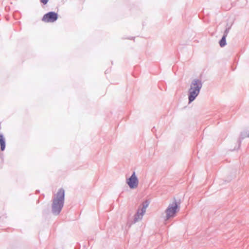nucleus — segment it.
Returning a JSON list of instances; mask_svg holds the SVG:
<instances>
[{"label": "nucleus", "instance_id": "nucleus-1", "mask_svg": "<svg viewBox=\"0 0 249 249\" xmlns=\"http://www.w3.org/2000/svg\"><path fill=\"white\" fill-rule=\"evenodd\" d=\"M65 191L63 189L58 190L54 195L52 204V213L55 215L58 214L61 212L64 202Z\"/></svg>", "mask_w": 249, "mask_h": 249}, {"label": "nucleus", "instance_id": "nucleus-7", "mask_svg": "<svg viewBox=\"0 0 249 249\" xmlns=\"http://www.w3.org/2000/svg\"><path fill=\"white\" fill-rule=\"evenodd\" d=\"M150 203V200L149 199H146V200H144L142 202V203L140 205V206L139 207L138 209L145 213L146 209L148 208Z\"/></svg>", "mask_w": 249, "mask_h": 249}, {"label": "nucleus", "instance_id": "nucleus-4", "mask_svg": "<svg viewBox=\"0 0 249 249\" xmlns=\"http://www.w3.org/2000/svg\"><path fill=\"white\" fill-rule=\"evenodd\" d=\"M125 182L131 190L138 188L139 185V179L135 172H133L130 177L126 178Z\"/></svg>", "mask_w": 249, "mask_h": 249}, {"label": "nucleus", "instance_id": "nucleus-9", "mask_svg": "<svg viewBox=\"0 0 249 249\" xmlns=\"http://www.w3.org/2000/svg\"><path fill=\"white\" fill-rule=\"evenodd\" d=\"M226 35H224L222 37V39H221V40L219 42L220 46L221 47L225 46L226 44Z\"/></svg>", "mask_w": 249, "mask_h": 249}, {"label": "nucleus", "instance_id": "nucleus-5", "mask_svg": "<svg viewBox=\"0 0 249 249\" xmlns=\"http://www.w3.org/2000/svg\"><path fill=\"white\" fill-rule=\"evenodd\" d=\"M57 18V14L54 12H50L45 15L42 18L45 22H53Z\"/></svg>", "mask_w": 249, "mask_h": 249}, {"label": "nucleus", "instance_id": "nucleus-2", "mask_svg": "<svg viewBox=\"0 0 249 249\" xmlns=\"http://www.w3.org/2000/svg\"><path fill=\"white\" fill-rule=\"evenodd\" d=\"M202 87V83L198 79L193 80L189 89L188 99L189 103L195 100L198 95L200 90Z\"/></svg>", "mask_w": 249, "mask_h": 249}, {"label": "nucleus", "instance_id": "nucleus-10", "mask_svg": "<svg viewBox=\"0 0 249 249\" xmlns=\"http://www.w3.org/2000/svg\"><path fill=\"white\" fill-rule=\"evenodd\" d=\"M48 0H40L41 2L44 4H46L48 2Z\"/></svg>", "mask_w": 249, "mask_h": 249}, {"label": "nucleus", "instance_id": "nucleus-11", "mask_svg": "<svg viewBox=\"0 0 249 249\" xmlns=\"http://www.w3.org/2000/svg\"><path fill=\"white\" fill-rule=\"evenodd\" d=\"M228 32H229V29H226L225 31L224 35H226V36H227Z\"/></svg>", "mask_w": 249, "mask_h": 249}, {"label": "nucleus", "instance_id": "nucleus-6", "mask_svg": "<svg viewBox=\"0 0 249 249\" xmlns=\"http://www.w3.org/2000/svg\"><path fill=\"white\" fill-rule=\"evenodd\" d=\"M145 213L138 209L137 213L133 216V222L136 223L142 220Z\"/></svg>", "mask_w": 249, "mask_h": 249}, {"label": "nucleus", "instance_id": "nucleus-12", "mask_svg": "<svg viewBox=\"0 0 249 249\" xmlns=\"http://www.w3.org/2000/svg\"><path fill=\"white\" fill-rule=\"evenodd\" d=\"M246 135H247V137H249V131H248V133Z\"/></svg>", "mask_w": 249, "mask_h": 249}, {"label": "nucleus", "instance_id": "nucleus-8", "mask_svg": "<svg viewBox=\"0 0 249 249\" xmlns=\"http://www.w3.org/2000/svg\"><path fill=\"white\" fill-rule=\"evenodd\" d=\"M0 144L1 146V150L3 151L5 147V139L2 135H0Z\"/></svg>", "mask_w": 249, "mask_h": 249}, {"label": "nucleus", "instance_id": "nucleus-3", "mask_svg": "<svg viewBox=\"0 0 249 249\" xmlns=\"http://www.w3.org/2000/svg\"><path fill=\"white\" fill-rule=\"evenodd\" d=\"M179 210V206L177 202L174 200L169 204L164 212L162 213V216L165 221L168 220L175 217Z\"/></svg>", "mask_w": 249, "mask_h": 249}]
</instances>
